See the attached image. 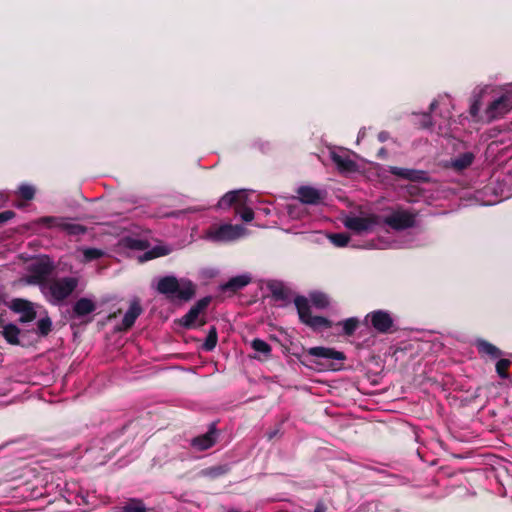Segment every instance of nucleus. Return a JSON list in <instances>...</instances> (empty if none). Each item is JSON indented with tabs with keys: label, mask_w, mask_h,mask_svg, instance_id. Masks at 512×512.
<instances>
[{
	"label": "nucleus",
	"mask_w": 512,
	"mask_h": 512,
	"mask_svg": "<svg viewBox=\"0 0 512 512\" xmlns=\"http://www.w3.org/2000/svg\"><path fill=\"white\" fill-rule=\"evenodd\" d=\"M156 291L170 302H189L196 295L197 285L190 279L167 275L158 280Z\"/></svg>",
	"instance_id": "obj_1"
},
{
	"label": "nucleus",
	"mask_w": 512,
	"mask_h": 512,
	"mask_svg": "<svg viewBox=\"0 0 512 512\" xmlns=\"http://www.w3.org/2000/svg\"><path fill=\"white\" fill-rule=\"evenodd\" d=\"M78 285L77 277H52L46 287H42L41 293L50 304L57 306L63 304Z\"/></svg>",
	"instance_id": "obj_2"
},
{
	"label": "nucleus",
	"mask_w": 512,
	"mask_h": 512,
	"mask_svg": "<svg viewBox=\"0 0 512 512\" xmlns=\"http://www.w3.org/2000/svg\"><path fill=\"white\" fill-rule=\"evenodd\" d=\"M294 304L297 309L299 320L313 331H322L330 329L333 326V322L323 316H313L309 301L304 296H297L294 299Z\"/></svg>",
	"instance_id": "obj_3"
},
{
	"label": "nucleus",
	"mask_w": 512,
	"mask_h": 512,
	"mask_svg": "<svg viewBox=\"0 0 512 512\" xmlns=\"http://www.w3.org/2000/svg\"><path fill=\"white\" fill-rule=\"evenodd\" d=\"M55 270L54 263L48 258H41L28 266V275L26 276V283L30 285H37L42 291V287H46L52 278L51 275Z\"/></svg>",
	"instance_id": "obj_4"
},
{
	"label": "nucleus",
	"mask_w": 512,
	"mask_h": 512,
	"mask_svg": "<svg viewBox=\"0 0 512 512\" xmlns=\"http://www.w3.org/2000/svg\"><path fill=\"white\" fill-rule=\"evenodd\" d=\"M47 228H58L64 231L68 236H81L87 233L88 228L81 224L70 223L66 217L44 216L37 220Z\"/></svg>",
	"instance_id": "obj_5"
},
{
	"label": "nucleus",
	"mask_w": 512,
	"mask_h": 512,
	"mask_svg": "<svg viewBox=\"0 0 512 512\" xmlns=\"http://www.w3.org/2000/svg\"><path fill=\"white\" fill-rule=\"evenodd\" d=\"M365 322H370L372 328L380 334L393 333L394 319L391 314L385 310H374L365 317Z\"/></svg>",
	"instance_id": "obj_6"
},
{
	"label": "nucleus",
	"mask_w": 512,
	"mask_h": 512,
	"mask_svg": "<svg viewBox=\"0 0 512 512\" xmlns=\"http://www.w3.org/2000/svg\"><path fill=\"white\" fill-rule=\"evenodd\" d=\"M384 224L396 231L412 228L416 224V214L407 210H396L383 220Z\"/></svg>",
	"instance_id": "obj_7"
},
{
	"label": "nucleus",
	"mask_w": 512,
	"mask_h": 512,
	"mask_svg": "<svg viewBox=\"0 0 512 512\" xmlns=\"http://www.w3.org/2000/svg\"><path fill=\"white\" fill-rule=\"evenodd\" d=\"M512 109V96L501 95L492 101L485 110V120L491 123L504 117Z\"/></svg>",
	"instance_id": "obj_8"
},
{
	"label": "nucleus",
	"mask_w": 512,
	"mask_h": 512,
	"mask_svg": "<svg viewBox=\"0 0 512 512\" xmlns=\"http://www.w3.org/2000/svg\"><path fill=\"white\" fill-rule=\"evenodd\" d=\"M212 301L211 296H205L199 299L190 309L189 311L182 316L178 323L184 329H193L196 328V320L199 318V315L203 313Z\"/></svg>",
	"instance_id": "obj_9"
},
{
	"label": "nucleus",
	"mask_w": 512,
	"mask_h": 512,
	"mask_svg": "<svg viewBox=\"0 0 512 512\" xmlns=\"http://www.w3.org/2000/svg\"><path fill=\"white\" fill-rule=\"evenodd\" d=\"M379 224L380 216L376 214H369L368 216L365 217H347L344 221V225L346 228L357 233L372 231L373 228Z\"/></svg>",
	"instance_id": "obj_10"
},
{
	"label": "nucleus",
	"mask_w": 512,
	"mask_h": 512,
	"mask_svg": "<svg viewBox=\"0 0 512 512\" xmlns=\"http://www.w3.org/2000/svg\"><path fill=\"white\" fill-rule=\"evenodd\" d=\"M9 308L13 312L21 314L18 321L22 324L32 322L37 316L34 304L23 298L12 299Z\"/></svg>",
	"instance_id": "obj_11"
},
{
	"label": "nucleus",
	"mask_w": 512,
	"mask_h": 512,
	"mask_svg": "<svg viewBox=\"0 0 512 512\" xmlns=\"http://www.w3.org/2000/svg\"><path fill=\"white\" fill-rule=\"evenodd\" d=\"M242 227L232 224H223L209 232V237L217 242L232 241L240 237Z\"/></svg>",
	"instance_id": "obj_12"
},
{
	"label": "nucleus",
	"mask_w": 512,
	"mask_h": 512,
	"mask_svg": "<svg viewBox=\"0 0 512 512\" xmlns=\"http://www.w3.org/2000/svg\"><path fill=\"white\" fill-rule=\"evenodd\" d=\"M309 356H313L318 359L316 361L319 365H326V362L331 360L342 361L345 360L346 356L343 352L337 351L333 348L327 347H312L307 351Z\"/></svg>",
	"instance_id": "obj_13"
},
{
	"label": "nucleus",
	"mask_w": 512,
	"mask_h": 512,
	"mask_svg": "<svg viewBox=\"0 0 512 512\" xmlns=\"http://www.w3.org/2000/svg\"><path fill=\"white\" fill-rule=\"evenodd\" d=\"M297 194L299 197V200L308 205H318L320 204L324 197L325 193L312 187V186H300L297 189Z\"/></svg>",
	"instance_id": "obj_14"
},
{
	"label": "nucleus",
	"mask_w": 512,
	"mask_h": 512,
	"mask_svg": "<svg viewBox=\"0 0 512 512\" xmlns=\"http://www.w3.org/2000/svg\"><path fill=\"white\" fill-rule=\"evenodd\" d=\"M216 440L217 430L215 427V423H212L210 425L209 430L206 433L192 439L191 445L199 451H205L214 446Z\"/></svg>",
	"instance_id": "obj_15"
},
{
	"label": "nucleus",
	"mask_w": 512,
	"mask_h": 512,
	"mask_svg": "<svg viewBox=\"0 0 512 512\" xmlns=\"http://www.w3.org/2000/svg\"><path fill=\"white\" fill-rule=\"evenodd\" d=\"M251 281L252 279L249 275H238L221 284L219 290L223 293H229V296H232L250 284Z\"/></svg>",
	"instance_id": "obj_16"
},
{
	"label": "nucleus",
	"mask_w": 512,
	"mask_h": 512,
	"mask_svg": "<svg viewBox=\"0 0 512 512\" xmlns=\"http://www.w3.org/2000/svg\"><path fill=\"white\" fill-rule=\"evenodd\" d=\"M246 195L243 190L230 191L221 197L217 206L221 209H228L232 206H239L245 202Z\"/></svg>",
	"instance_id": "obj_17"
},
{
	"label": "nucleus",
	"mask_w": 512,
	"mask_h": 512,
	"mask_svg": "<svg viewBox=\"0 0 512 512\" xmlns=\"http://www.w3.org/2000/svg\"><path fill=\"white\" fill-rule=\"evenodd\" d=\"M389 172L394 176L415 182L424 181L426 179V172L422 170L391 166Z\"/></svg>",
	"instance_id": "obj_18"
},
{
	"label": "nucleus",
	"mask_w": 512,
	"mask_h": 512,
	"mask_svg": "<svg viewBox=\"0 0 512 512\" xmlns=\"http://www.w3.org/2000/svg\"><path fill=\"white\" fill-rule=\"evenodd\" d=\"M231 471L229 464H218L210 467L201 469L198 472V476L202 478H208L210 480H216L226 476Z\"/></svg>",
	"instance_id": "obj_19"
},
{
	"label": "nucleus",
	"mask_w": 512,
	"mask_h": 512,
	"mask_svg": "<svg viewBox=\"0 0 512 512\" xmlns=\"http://www.w3.org/2000/svg\"><path fill=\"white\" fill-rule=\"evenodd\" d=\"M96 310V304L89 298L78 299L72 308L73 318H82L93 313Z\"/></svg>",
	"instance_id": "obj_20"
},
{
	"label": "nucleus",
	"mask_w": 512,
	"mask_h": 512,
	"mask_svg": "<svg viewBox=\"0 0 512 512\" xmlns=\"http://www.w3.org/2000/svg\"><path fill=\"white\" fill-rule=\"evenodd\" d=\"M331 160L337 166L340 173H353L357 171V163L349 156H342L336 152H331Z\"/></svg>",
	"instance_id": "obj_21"
},
{
	"label": "nucleus",
	"mask_w": 512,
	"mask_h": 512,
	"mask_svg": "<svg viewBox=\"0 0 512 512\" xmlns=\"http://www.w3.org/2000/svg\"><path fill=\"white\" fill-rule=\"evenodd\" d=\"M173 249L166 245H157L152 249L145 251L142 255L137 256L138 263H144L146 261L169 255Z\"/></svg>",
	"instance_id": "obj_22"
},
{
	"label": "nucleus",
	"mask_w": 512,
	"mask_h": 512,
	"mask_svg": "<svg viewBox=\"0 0 512 512\" xmlns=\"http://www.w3.org/2000/svg\"><path fill=\"white\" fill-rule=\"evenodd\" d=\"M267 288L271 292V296L275 301L286 302L289 299V290L279 281H270Z\"/></svg>",
	"instance_id": "obj_23"
},
{
	"label": "nucleus",
	"mask_w": 512,
	"mask_h": 512,
	"mask_svg": "<svg viewBox=\"0 0 512 512\" xmlns=\"http://www.w3.org/2000/svg\"><path fill=\"white\" fill-rule=\"evenodd\" d=\"M5 341L13 346L21 345L19 336L21 334V329L15 324L5 325L3 330L0 332Z\"/></svg>",
	"instance_id": "obj_24"
},
{
	"label": "nucleus",
	"mask_w": 512,
	"mask_h": 512,
	"mask_svg": "<svg viewBox=\"0 0 512 512\" xmlns=\"http://www.w3.org/2000/svg\"><path fill=\"white\" fill-rule=\"evenodd\" d=\"M476 346L480 354H486L492 359H496L502 355V351L498 347L486 340H478Z\"/></svg>",
	"instance_id": "obj_25"
},
{
	"label": "nucleus",
	"mask_w": 512,
	"mask_h": 512,
	"mask_svg": "<svg viewBox=\"0 0 512 512\" xmlns=\"http://www.w3.org/2000/svg\"><path fill=\"white\" fill-rule=\"evenodd\" d=\"M473 160L474 155L471 152H466L455 158L452 165L456 170H464L473 163Z\"/></svg>",
	"instance_id": "obj_26"
},
{
	"label": "nucleus",
	"mask_w": 512,
	"mask_h": 512,
	"mask_svg": "<svg viewBox=\"0 0 512 512\" xmlns=\"http://www.w3.org/2000/svg\"><path fill=\"white\" fill-rule=\"evenodd\" d=\"M217 342H218L217 329H216L215 326H211L209 331H208V334H207V337L205 339V342L202 345V349L204 351L210 352V351L215 349V347L217 345Z\"/></svg>",
	"instance_id": "obj_27"
},
{
	"label": "nucleus",
	"mask_w": 512,
	"mask_h": 512,
	"mask_svg": "<svg viewBox=\"0 0 512 512\" xmlns=\"http://www.w3.org/2000/svg\"><path fill=\"white\" fill-rule=\"evenodd\" d=\"M52 331V320L49 316H45L41 318L37 322V330L36 333L40 337H46Z\"/></svg>",
	"instance_id": "obj_28"
},
{
	"label": "nucleus",
	"mask_w": 512,
	"mask_h": 512,
	"mask_svg": "<svg viewBox=\"0 0 512 512\" xmlns=\"http://www.w3.org/2000/svg\"><path fill=\"white\" fill-rule=\"evenodd\" d=\"M338 325H342L344 335L352 336L359 326V320L355 317H351L342 322H339Z\"/></svg>",
	"instance_id": "obj_29"
},
{
	"label": "nucleus",
	"mask_w": 512,
	"mask_h": 512,
	"mask_svg": "<svg viewBox=\"0 0 512 512\" xmlns=\"http://www.w3.org/2000/svg\"><path fill=\"white\" fill-rule=\"evenodd\" d=\"M143 309L139 299H133L130 302V328L134 325L136 319L142 314Z\"/></svg>",
	"instance_id": "obj_30"
},
{
	"label": "nucleus",
	"mask_w": 512,
	"mask_h": 512,
	"mask_svg": "<svg viewBox=\"0 0 512 512\" xmlns=\"http://www.w3.org/2000/svg\"><path fill=\"white\" fill-rule=\"evenodd\" d=\"M251 347L255 351L262 353L266 356L270 355L271 350H272L271 346L267 342H265L264 340L259 339V338H255L252 340Z\"/></svg>",
	"instance_id": "obj_31"
},
{
	"label": "nucleus",
	"mask_w": 512,
	"mask_h": 512,
	"mask_svg": "<svg viewBox=\"0 0 512 512\" xmlns=\"http://www.w3.org/2000/svg\"><path fill=\"white\" fill-rule=\"evenodd\" d=\"M329 239L335 246L345 247L350 241V236L347 233H334L329 235Z\"/></svg>",
	"instance_id": "obj_32"
},
{
	"label": "nucleus",
	"mask_w": 512,
	"mask_h": 512,
	"mask_svg": "<svg viewBox=\"0 0 512 512\" xmlns=\"http://www.w3.org/2000/svg\"><path fill=\"white\" fill-rule=\"evenodd\" d=\"M511 365V361L509 359H500L496 363V372L497 374L503 378L506 379L509 377L508 368Z\"/></svg>",
	"instance_id": "obj_33"
},
{
	"label": "nucleus",
	"mask_w": 512,
	"mask_h": 512,
	"mask_svg": "<svg viewBox=\"0 0 512 512\" xmlns=\"http://www.w3.org/2000/svg\"><path fill=\"white\" fill-rule=\"evenodd\" d=\"M236 213L240 215L244 222H250L254 219V211L250 207L244 206V203L236 207Z\"/></svg>",
	"instance_id": "obj_34"
},
{
	"label": "nucleus",
	"mask_w": 512,
	"mask_h": 512,
	"mask_svg": "<svg viewBox=\"0 0 512 512\" xmlns=\"http://www.w3.org/2000/svg\"><path fill=\"white\" fill-rule=\"evenodd\" d=\"M130 512H154V508H147L141 499L130 498Z\"/></svg>",
	"instance_id": "obj_35"
},
{
	"label": "nucleus",
	"mask_w": 512,
	"mask_h": 512,
	"mask_svg": "<svg viewBox=\"0 0 512 512\" xmlns=\"http://www.w3.org/2000/svg\"><path fill=\"white\" fill-rule=\"evenodd\" d=\"M311 301L315 307L320 309H324L329 305L328 297L324 293L312 294Z\"/></svg>",
	"instance_id": "obj_36"
},
{
	"label": "nucleus",
	"mask_w": 512,
	"mask_h": 512,
	"mask_svg": "<svg viewBox=\"0 0 512 512\" xmlns=\"http://www.w3.org/2000/svg\"><path fill=\"white\" fill-rule=\"evenodd\" d=\"M85 261H93L101 258L104 255V252L97 248H87L83 252Z\"/></svg>",
	"instance_id": "obj_37"
},
{
	"label": "nucleus",
	"mask_w": 512,
	"mask_h": 512,
	"mask_svg": "<svg viewBox=\"0 0 512 512\" xmlns=\"http://www.w3.org/2000/svg\"><path fill=\"white\" fill-rule=\"evenodd\" d=\"M19 195L24 200H32L35 196V189L30 185H21L19 187Z\"/></svg>",
	"instance_id": "obj_38"
},
{
	"label": "nucleus",
	"mask_w": 512,
	"mask_h": 512,
	"mask_svg": "<svg viewBox=\"0 0 512 512\" xmlns=\"http://www.w3.org/2000/svg\"><path fill=\"white\" fill-rule=\"evenodd\" d=\"M149 247V242L142 239L130 238V250H146Z\"/></svg>",
	"instance_id": "obj_39"
},
{
	"label": "nucleus",
	"mask_w": 512,
	"mask_h": 512,
	"mask_svg": "<svg viewBox=\"0 0 512 512\" xmlns=\"http://www.w3.org/2000/svg\"><path fill=\"white\" fill-rule=\"evenodd\" d=\"M433 126V121L430 112L421 115L420 127L423 129H429Z\"/></svg>",
	"instance_id": "obj_40"
},
{
	"label": "nucleus",
	"mask_w": 512,
	"mask_h": 512,
	"mask_svg": "<svg viewBox=\"0 0 512 512\" xmlns=\"http://www.w3.org/2000/svg\"><path fill=\"white\" fill-rule=\"evenodd\" d=\"M15 212L12 210H6L0 212V225L6 223L7 221L13 219L15 217Z\"/></svg>",
	"instance_id": "obj_41"
},
{
	"label": "nucleus",
	"mask_w": 512,
	"mask_h": 512,
	"mask_svg": "<svg viewBox=\"0 0 512 512\" xmlns=\"http://www.w3.org/2000/svg\"><path fill=\"white\" fill-rule=\"evenodd\" d=\"M480 101L479 100H475L473 102V104L470 106V115L472 117H477L479 111H480Z\"/></svg>",
	"instance_id": "obj_42"
},
{
	"label": "nucleus",
	"mask_w": 512,
	"mask_h": 512,
	"mask_svg": "<svg viewBox=\"0 0 512 512\" xmlns=\"http://www.w3.org/2000/svg\"><path fill=\"white\" fill-rule=\"evenodd\" d=\"M327 508L323 502H318L314 509V512H326Z\"/></svg>",
	"instance_id": "obj_43"
},
{
	"label": "nucleus",
	"mask_w": 512,
	"mask_h": 512,
	"mask_svg": "<svg viewBox=\"0 0 512 512\" xmlns=\"http://www.w3.org/2000/svg\"><path fill=\"white\" fill-rule=\"evenodd\" d=\"M128 323H129V320H128V312H126L123 317H122V322H121V325L123 327V329H128Z\"/></svg>",
	"instance_id": "obj_44"
},
{
	"label": "nucleus",
	"mask_w": 512,
	"mask_h": 512,
	"mask_svg": "<svg viewBox=\"0 0 512 512\" xmlns=\"http://www.w3.org/2000/svg\"><path fill=\"white\" fill-rule=\"evenodd\" d=\"M4 315L5 313H1L0 314V328L3 330V327H5V325H9L10 323H8L5 318H4Z\"/></svg>",
	"instance_id": "obj_45"
},
{
	"label": "nucleus",
	"mask_w": 512,
	"mask_h": 512,
	"mask_svg": "<svg viewBox=\"0 0 512 512\" xmlns=\"http://www.w3.org/2000/svg\"><path fill=\"white\" fill-rule=\"evenodd\" d=\"M378 139L381 142L386 141L388 139V133L385 132V131L380 132L379 135H378Z\"/></svg>",
	"instance_id": "obj_46"
},
{
	"label": "nucleus",
	"mask_w": 512,
	"mask_h": 512,
	"mask_svg": "<svg viewBox=\"0 0 512 512\" xmlns=\"http://www.w3.org/2000/svg\"><path fill=\"white\" fill-rule=\"evenodd\" d=\"M278 432H279V431H278L277 429H275V430H273V431L268 432V433H267V437H268V439H269V440H272V439H273V438L278 434Z\"/></svg>",
	"instance_id": "obj_47"
},
{
	"label": "nucleus",
	"mask_w": 512,
	"mask_h": 512,
	"mask_svg": "<svg viewBox=\"0 0 512 512\" xmlns=\"http://www.w3.org/2000/svg\"><path fill=\"white\" fill-rule=\"evenodd\" d=\"M206 324V319L205 318H200L198 323L196 324V328L197 327H202Z\"/></svg>",
	"instance_id": "obj_48"
},
{
	"label": "nucleus",
	"mask_w": 512,
	"mask_h": 512,
	"mask_svg": "<svg viewBox=\"0 0 512 512\" xmlns=\"http://www.w3.org/2000/svg\"><path fill=\"white\" fill-rule=\"evenodd\" d=\"M438 105V102L437 101H433L430 106H429V112L431 113V111H433Z\"/></svg>",
	"instance_id": "obj_49"
},
{
	"label": "nucleus",
	"mask_w": 512,
	"mask_h": 512,
	"mask_svg": "<svg viewBox=\"0 0 512 512\" xmlns=\"http://www.w3.org/2000/svg\"><path fill=\"white\" fill-rule=\"evenodd\" d=\"M116 512H128V504L123 506L122 508H120L118 511Z\"/></svg>",
	"instance_id": "obj_50"
},
{
	"label": "nucleus",
	"mask_w": 512,
	"mask_h": 512,
	"mask_svg": "<svg viewBox=\"0 0 512 512\" xmlns=\"http://www.w3.org/2000/svg\"><path fill=\"white\" fill-rule=\"evenodd\" d=\"M121 241H122L123 243H128V238H125V237H124V238H122V240H121Z\"/></svg>",
	"instance_id": "obj_51"
},
{
	"label": "nucleus",
	"mask_w": 512,
	"mask_h": 512,
	"mask_svg": "<svg viewBox=\"0 0 512 512\" xmlns=\"http://www.w3.org/2000/svg\"><path fill=\"white\" fill-rule=\"evenodd\" d=\"M380 153H381V154H384V148H382V149L380 150Z\"/></svg>",
	"instance_id": "obj_52"
}]
</instances>
